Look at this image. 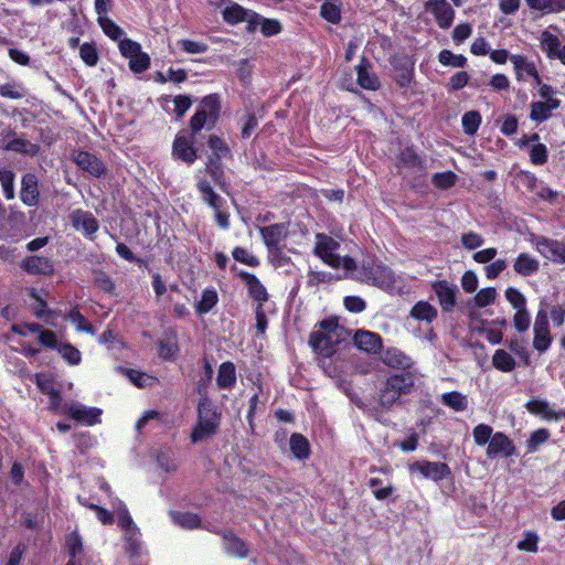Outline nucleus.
<instances>
[{
    "mask_svg": "<svg viewBox=\"0 0 565 565\" xmlns=\"http://www.w3.org/2000/svg\"><path fill=\"white\" fill-rule=\"evenodd\" d=\"M196 412V423L190 433L192 444H199L214 437L218 433L222 423V412L207 395L200 397Z\"/></svg>",
    "mask_w": 565,
    "mask_h": 565,
    "instance_id": "obj_1",
    "label": "nucleus"
},
{
    "mask_svg": "<svg viewBox=\"0 0 565 565\" xmlns=\"http://www.w3.org/2000/svg\"><path fill=\"white\" fill-rule=\"evenodd\" d=\"M221 109L222 103L218 94L213 93L204 96L189 121L192 135H198L203 128H214L220 119Z\"/></svg>",
    "mask_w": 565,
    "mask_h": 565,
    "instance_id": "obj_2",
    "label": "nucleus"
},
{
    "mask_svg": "<svg viewBox=\"0 0 565 565\" xmlns=\"http://www.w3.org/2000/svg\"><path fill=\"white\" fill-rule=\"evenodd\" d=\"M414 386V377L411 373L388 376L380 390V404L386 408L391 407L402 395L409 394Z\"/></svg>",
    "mask_w": 565,
    "mask_h": 565,
    "instance_id": "obj_3",
    "label": "nucleus"
},
{
    "mask_svg": "<svg viewBox=\"0 0 565 565\" xmlns=\"http://www.w3.org/2000/svg\"><path fill=\"white\" fill-rule=\"evenodd\" d=\"M196 189L201 200L214 210L215 222L222 230L230 228V213L223 209L225 200L221 198L212 188L210 181L201 178L196 182Z\"/></svg>",
    "mask_w": 565,
    "mask_h": 565,
    "instance_id": "obj_4",
    "label": "nucleus"
},
{
    "mask_svg": "<svg viewBox=\"0 0 565 565\" xmlns=\"http://www.w3.org/2000/svg\"><path fill=\"white\" fill-rule=\"evenodd\" d=\"M340 342L341 340L334 339V335L324 334L321 331H311L309 335V345L317 354L322 367H324L326 360L337 353Z\"/></svg>",
    "mask_w": 565,
    "mask_h": 565,
    "instance_id": "obj_5",
    "label": "nucleus"
},
{
    "mask_svg": "<svg viewBox=\"0 0 565 565\" xmlns=\"http://www.w3.org/2000/svg\"><path fill=\"white\" fill-rule=\"evenodd\" d=\"M339 248L340 243L331 236L324 233L316 234L313 254L332 268H339L341 265L340 256L334 254Z\"/></svg>",
    "mask_w": 565,
    "mask_h": 565,
    "instance_id": "obj_6",
    "label": "nucleus"
},
{
    "mask_svg": "<svg viewBox=\"0 0 565 565\" xmlns=\"http://www.w3.org/2000/svg\"><path fill=\"white\" fill-rule=\"evenodd\" d=\"M196 135L178 134L172 143V156L173 158L186 163L188 166L193 164L198 158V149L194 147V139Z\"/></svg>",
    "mask_w": 565,
    "mask_h": 565,
    "instance_id": "obj_7",
    "label": "nucleus"
},
{
    "mask_svg": "<svg viewBox=\"0 0 565 565\" xmlns=\"http://www.w3.org/2000/svg\"><path fill=\"white\" fill-rule=\"evenodd\" d=\"M533 332V348L540 353L547 351L552 344L553 338L550 331L548 313L543 308H540L535 316Z\"/></svg>",
    "mask_w": 565,
    "mask_h": 565,
    "instance_id": "obj_8",
    "label": "nucleus"
},
{
    "mask_svg": "<svg viewBox=\"0 0 565 565\" xmlns=\"http://www.w3.org/2000/svg\"><path fill=\"white\" fill-rule=\"evenodd\" d=\"M72 161L84 172L94 178H103L107 173L105 163L94 153L86 150H74Z\"/></svg>",
    "mask_w": 565,
    "mask_h": 565,
    "instance_id": "obj_9",
    "label": "nucleus"
},
{
    "mask_svg": "<svg viewBox=\"0 0 565 565\" xmlns=\"http://www.w3.org/2000/svg\"><path fill=\"white\" fill-rule=\"evenodd\" d=\"M411 472H419L424 478L439 482L451 477V469L446 462L417 460L408 466Z\"/></svg>",
    "mask_w": 565,
    "mask_h": 565,
    "instance_id": "obj_10",
    "label": "nucleus"
},
{
    "mask_svg": "<svg viewBox=\"0 0 565 565\" xmlns=\"http://www.w3.org/2000/svg\"><path fill=\"white\" fill-rule=\"evenodd\" d=\"M395 72L394 81L401 88H411L415 78V62L408 55H396L391 58Z\"/></svg>",
    "mask_w": 565,
    "mask_h": 565,
    "instance_id": "obj_11",
    "label": "nucleus"
},
{
    "mask_svg": "<svg viewBox=\"0 0 565 565\" xmlns=\"http://www.w3.org/2000/svg\"><path fill=\"white\" fill-rule=\"evenodd\" d=\"M364 273L372 285L383 290L394 288L396 277L393 269L382 263H373L364 266Z\"/></svg>",
    "mask_w": 565,
    "mask_h": 565,
    "instance_id": "obj_12",
    "label": "nucleus"
},
{
    "mask_svg": "<svg viewBox=\"0 0 565 565\" xmlns=\"http://www.w3.org/2000/svg\"><path fill=\"white\" fill-rule=\"evenodd\" d=\"M258 230L268 253H279V246L282 245V242L289 234L288 224L275 223L268 226H262Z\"/></svg>",
    "mask_w": 565,
    "mask_h": 565,
    "instance_id": "obj_13",
    "label": "nucleus"
},
{
    "mask_svg": "<svg viewBox=\"0 0 565 565\" xmlns=\"http://www.w3.org/2000/svg\"><path fill=\"white\" fill-rule=\"evenodd\" d=\"M61 413L73 418L78 423L85 424L87 426H94L100 423V416L103 414V411L97 407H86L84 405L71 403L64 405Z\"/></svg>",
    "mask_w": 565,
    "mask_h": 565,
    "instance_id": "obj_14",
    "label": "nucleus"
},
{
    "mask_svg": "<svg viewBox=\"0 0 565 565\" xmlns=\"http://www.w3.org/2000/svg\"><path fill=\"white\" fill-rule=\"evenodd\" d=\"M535 249L546 259L555 263L563 264V256L565 249V242L548 238L545 236H537L533 241Z\"/></svg>",
    "mask_w": 565,
    "mask_h": 565,
    "instance_id": "obj_15",
    "label": "nucleus"
},
{
    "mask_svg": "<svg viewBox=\"0 0 565 565\" xmlns=\"http://www.w3.org/2000/svg\"><path fill=\"white\" fill-rule=\"evenodd\" d=\"M431 289L437 296L443 311L451 312L457 303V286L441 279L433 281Z\"/></svg>",
    "mask_w": 565,
    "mask_h": 565,
    "instance_id": "obj_16",
    "label": "nucleus"
},
{
    "mask_svg": "<svg viewBox=\"0 0 565 565\" xmlns=\"http://www.w3.org/2000/svg\"><path fill=\"white\" fill-rule=\"evenodd\" d=\"M70 220L76 231H82L89 239H94V235L99 228V223L93 213L76 209L71 213Z\"/></svg>",
    "mask_w": 565,
    "mask_h": 565,
    "instance_id": "obj_17",
    "label": "nucleus"
},
{
    "mask_svg": "<svg viewBox=\"0 0 565 565\" xmlns=\"http://www.w3.org/2000/svg\"><path fill=\"white\" fill-rule=\"evenodd\" d=\"M425 8L434 15L440 29L446 30L451 26L455 19V10L447 0H428Z\"/></svg>",
    "mask_w": 565,
    "mask_h": 565,
    "instance_id": "obj_18",
    "label": "nucleus"
},
{
    "mask_svg": "<svg viewBox=\"0 0 565 565\" xmlns=\"http://www.w3.org/2000/svg\"><path fill=\"white\" fill-rule=\"evenodd\" d=\"M513 455H515V446L512 439L502 431L494 433L487 448L488 458H509Z\"/></svg>",
    "mask_w": 565,
    "mask_h": 565,
    "instance_id": "obj_19",
    "label": "nucleus"
},
{
    "mask_svg": "<svg viewBox=\"0 0 565 565\" xmlns=\"http://www.w3.org/2000/svg\"><path fill=\"white\" fill-rule=\"evenodd\" d=\"M540 46L548 60H558L565 65V44H562L556 34L547 30L543 31L540 38Z\"/></svg>",
    "mask_w": 565,
    "mask_h": 565,
    "instance_id": "obj_20",
    "label": "nucleus"
},
{
    "mask_svg": "<svg viewBox=\"0 0 565 565\" xmlns=\"http://www.w3.org/2000/svg\"><path fill=\"white\" fill-rule=\"evenodd\" d=\"M214 534L223 539L224 550L228 555H233L238 558H246L248 556L249 548L247 543L239 536L234 534L231 530L214 531Z\"/></svg>",
    "mask_w": 565,
    "mask_h": 565,
    "instance_id": "obj_21",
    "label": "nucleus"
},
{
    "mask_svg": "<svg viewBox=\"0 0 565 565\" xmlns=\"http://www.w3.org/2000/svg\"><path fill=\"white\" fill-rule=\"evenodd\" d=\"M21 268L30 275L52 276L54 274L53 262L44 256L32 255L21 262Z\"/></svg>",
    "mask_w": 565,
    "mask_h": 565,
    "instance_id": "obj_22",
    "label": "nucleus"
},
{
    "mask_svg": "<svg viewBox=\"0 0 565 565\" xmlns=\"http://www.w3.org/2000/svg\"><path fill=\"white\" fill-rule=\"evenodd\" d=\"M238 276L245 282L248 291V296L256 302H258L257 307H263V303L266 302L269 298L266 287L262 284L258 277L252 273L241 270Z\"/></svg>",
    "mask_w": 565,
    "mask_h": 565,
    "instance_id": "obj_23",
    "label": "nucleus"
},
{
    "mask_svg": "<svg viewBox=\"0 0 565 565\" xmlns=\"http://www.w3.org/2000/svg\"><path fill=\"white\" fill-rule=\"evenodd\" d=\"M354 345L366 353L375 354L381 351L382 337L375 332L358 330L353 337Z\"/></svg>",
    "mask_w": 565,
    "mask_h": 565,
    "instance_id": "obj_24",
    "label": "nucleus"
},
{
    "mask_svg": "<svg viewBox=\"0 0 565 565\" xmlns=\"http://www.w3.org/2000/svg\"><path fill=\"white\" fill-rule=\"evenodd\" d=\"M20 199L28 206H35L40 200L39 181L35 174L25 173L21 179Z\"/></svg>",
    "mask_w": 565,
    "mask_h": 565,
    "instance_id": "obj_25",
    "label": "nucleus"
},
{
    "mask_svg": "<svg viewBox=\"0 0 565 565\" xmlns=\"http://www.w3.org/2000/svg\"><path fill=\"white\" fill-rule=\"evenodd\" d=\"M370 61L362 56L356 66L358 84L364 89L377 90L381 87V81L375 73L370 72Z\"/></svg>",
    "mask_w": 565,
    "mask_h": 565,
    "instance_id": "obj_26",
    "label": "nucleus"
},
{
    "mask_svg": "<svg viewBox=\"0 0 565 565\" xmlns=\"http://www.w3.org/2000/svg\"><path fill=\"white\" fill-rule=\"evenodd\" d=\"M530 107V119L541 124L548 120L552 111L561 107V100L547 98V102H532Z\"/></svg>",
    "mask_w": 565,
    "mask_h": 565,
    "instance_id": "obj_27",
    "label": "nucleus"
},
{
    "mask_svg": "<svg viewBox=\"0 0 565 565\" xmlns=\"http://www.w3.org/2000/svg\"><path fill=\"white\" fill-rule=\"evenodd\" d=\"M6 137H14L3 147L7 151L28 154L31 157L39 152V146L36 143L31 142L23 137H15V131L11 128L8 129Z\"/></svg>",
    "mask_w": 565,
    "mask_h": 565,
    "instance_id": "obj_28",
    "label": "nucleus"
},
{
    "mask_svg": "<svg viewBox=\"0 0 565 565\" xmlns=\"http://www.w3.org/2000/svg\"><path fill=\"white\" fill-rule=\"evenodd\" d=\"M397 167L424 171L426 161L417 153L414 146H407L397 154Z\"/></svg>",
    "mask_w": 565,
    "mask_h": 565,
    "instance_id": "obj_29",
    "label": "nucleus"
},
{
    "mask_svg": "<svg viewBox=\"0 0 565 565\" xmlns=\"http://www.w3.org/2000/svg\"><path fill=\"white\" fill-rule=\"evenodd\" d=\"M513 270L522 277H530L540 270V262L530 253L523 252L514 259Z\"/></svg>",
    "mask_w": 565,
    "mask_h": 565,
    "instance_id": "obj_30",
    "label": "nucleus"
},
{
    "mask_svg": "<svg viewBox=\"0 0 565 565\" xmlns=\"http://www.w3.org/2000/svg\"><path fill=\"white\" fill-rule=\"evenodd\" d=\"M158 354L163 361L172 360L179 352L178 337L173 330L163 332V337L158 341Z\"/></svg>",
    "mask_w": 565,
    "mask_h": 565,
    "instance_id": "obj_31",
    "label": "nucleus"
},
{
    "mask_svg": "<svg viewBox=\"0 0 565 565\" xmlns=\"http://www.w3.org/2000/svg\"><path fill=\"white\" fill-rule=\"evenodd\" d=\"M221 161L222 159L207 158L205 171L221 191L228 193L230 185L226 182L224 167Z\"/></svg>",
    "mask_w": 565,
    "mask_h": 565,
    "instance_id": "obj_32",
    "label": "nucleus"
},
{
    "mask_svg": "<svg viewBox=\"0 0 565 565\" xmlns=\"http://www.w3.org/2000/svg\"><path fill=\"white\" fill-rule=\"evenodd\" d=\"M510 62L513 64L515 79L518 82H525L526 77L535 74L536 65L523 54H513L510 56Z\"/></svg>",
    "mask_w": 565,
    "mask_h": 565,
    "instance_id": "obj_33",
    "label": "nucleus"
},
{
    "mask_svg": "<svg viewBox=\"0 0 565 565\" xmlns=\"http://www.w3.org/2000/svg\"><path fill=\"white\" fill-rule=\"evenodd\" d=\"M383 363L396 370H407L413 365L412 359L397 348H388L384 352Z\"/></svg>",
    "mask_w": 565,
    "mask_h": 565,
    "instance_id": "obj_34",
    "label": "nucleus"
},
{
    "mask_svg": "<svg viewBox=\"0 0 565 565\" xmlns=\"http://www.w3.org/2000/svg\"><path fill=\"white\" fill-rule=\"evenodd\" d=\"M236 367L231 361L220 364L216 375V384L221 390H232L236 384Z\"/></svg>",
    "mask_w": 565,
    "mask_h": 565,
    "instance_id": "obj_35",
    "label": "nucleus"
},
{
    "mask_svg": "<svg viewBox=\"0 0 565 565\" xmlns=\"http://www.w3.org/2000/svg\"><path fill=\"white\" fill-rule=\"evenodd\" d=\"M524 406L529 413L541 416L545 420L557 418L556 411H554L545 399L533 397L529 399Z\"/></svg>",
    "mask_w": 565,
    "mask_h": 565,
    "instance_id": "obj_36",
    "label": "nucleus"
},
{
    "mask_svg": "<svg viewBox=\"0 0 565 565\" xmlns=\"http://www.w3.org/2000/svg\"><path fill=\"white\" fill-rule=\"evenodd\" d=\"M409 315L415 320L431 323L436 320L438 311L428 301L419 300L412 307Z\"/></svg>",
    "mask_w": 565,
    "mask_h": 565,
    "instance_id": "obj_37",
    "label": "nucleus"
},
{
    "mask_svg": "<svg viewBox=\"0 0 565 565\" xmlns=\"http://www.w3.org/2000/svg\"><path fill=\"white\" fill-rule=\"evenodd\" d=\"M290 451L298 460H306L311 455L308 439L299 433H294L289 440Z\"/></svg>",
    "mask_w": 565,
    "mask_h": 565,
    "instance_id": "obj_38",
    "label": "nucleus"
},
{
    "mask_svg": "<svg viewBox=\"0 0 565 565\" xmlns=\"http://www.w3.org/2000/svg\"><path fill=\"white\" fill-rule=\"evenodd\" d=\"M320 17L329 23L339 24L342 20L341 2L338 0H326L320 6Z\"/></svg>",
    "mask_w": 565,
    "mask_h": 565,
    "instance_id": "obj_39",
    "label": "nucleus"
},
{
    "mask_svg": "<svg viewBox=\"0 0 565 565\" xmlns=\"http://www.w3.org/2000/svg\"><path fill=\"white\" fill-rule=\"evenodd\" d=\"M440 402L455 412H463L468 407L467 396L458 391L444 393L440 396Z\"/></svg>",
    "mask_w": 565,
    "mask_h": 565,
    "instance_id": "obj_40",
    "label": "nucleus"
},
{
    "mask_svg": "<svg viewBox=\"0 0 565 565\" xmlns=\"http://www.w3.org/2000/svg\"><path fill=\"white\" fill-rule=\"evenodd\" d=\"M71 321L76 331L93 334L95 332L94 326L81 313L77 306L73 307L64 317Z\"/></svg>",
    "mask_w": 565,
    "mask_h": 565,
    "instance_id": "obj_41",
    "label": "nucleus"
},
{
    "mask_svg": "<svg viewBox=\"0 0 565 565\" xmlns=\"http://www.w3.org/2000/svg\"><path fill=\"white\" fill-rule=\"evenodd\" d=\"M172 520L175 524L185 530H194L201 526V518L192 512H171Z\"/></svg>",
    "mask_w": 565,
    "mask_h": 565,
    "instance_id": "obj_42",
    "label": "nucleus"
},
{
    "mask_svg": "<svg viewBox=\"0 0 565 565\" xmlns=\"http://www.w3.org/2000/svg\"><path fill=\"white\" fill-rule=\"evenodd\" d=\"M249 10L245 9L238 3H232L231 6L226 7L222 14L223 20L231 24L235 25L237 23L244 22L248 17Z\"/></svg>",
    "mask_w": 565,
    "mask_h": 565,
    "instance_id": "obj_43",
    "label": "nucleus"
},
{
    "mask_svg": "<svg viewBox=\"0 0 565 565\" xmlns=\"http://www.w3.org/2000/svg\"><path fill=\"white\" fill-rule=\"evenodd\" d=\"M26 95V89L21 82L11 79L0 84V96L8 99H22Z\"/></svg>",
    "mask_w": 565,
    "mask_h": 565,
    "instance_id": "obj_44",
    "label": "nucleus"
},
{
    "mask_svg": "<svg viewBox=\"0 0 565 565\" xmlns=\"http://www.w3.org/2000/svg\"><path fill=\"white\" fill-rule=\"evenodd\" d=\"M207 146L212 150V154L209 158L224 159L232 157L230 147L225 140L217 135L209 136Z\"/></svg>",
    "mask_w": 565,
    "mask_h": 565,
    "instance_id": "obj_45",
    "label": "nucleus"
},
{
    "mask_svg": "<svg viewBox=\"0 0 565 565\" xmlns=\"http://www.w3.org/2000/svg\"><path fill=\"white\" fill-rule=\"evenodd\" d=\"M492 365L504 373H509L515 369V360L507 351L499 349L492 356Z\"/></svg>",
    "mask_w": 565,
    "mask_h": 565,
    "instance_id": "obj_46",
    "label": "nucleus"
},
{
    "mask_svg": "<svg viewBox=\"0 0 565 565\" xmlns=\"http://www.w3.org/2000/svg\"><path fill=\"white\" fill-rule=\"evenodd\" d=\"M218 296L214 288H206L201 295V300L198 302L195 309L199 315L210 312L217 303Z\"/></svg>",
    "mask_w": 565,
    "mask_h": 565,
    "instance_id": "obj_47",
    "label": "nucleus"
},
{
    "mask_svg": "<svg viewBox=\"0 0 565 565\" xmlns=\"http://www.w3.org/2000/svg\"><path fill=\"white\" fill-rule=\"evenodd\" d=\"M551 437V433L547 428H539L531 433L530 437L525 441L527 454H533L545 444Z\"/></svg>",
    "mask_w": 565,
    "mask_h": 565,
    "instance_id": "obj_48",
    "label": "nucleus"
},
{
    "mask_svg": "<svg viewBox=\"0 0 565 565\" xmlns=\"http://www.w3.org/2000/svg\"><path fill=\"white\" fill-rule=\"evenodd\" d=\"M482 121V117L477 110H469L461 118L462 130L468 136H473Z\"/></svg>",
    "mask_w": 565,
    "mask_h": 565,
    "instance_id": "obj_49",
    "label": "nucleus"
},
{
    "mask_svg": "<svg viewBox=\"0 0 565 565\" xmlns=\"http://www.w3.org/2000/svg\"><path fill=\"white\" fill-rule=\"evenodd\" d=\"M438 62L443 66H451L457 68H462L467 65V57L462 54H455L450 50H441L438 53Z\"/></svg>",
    "mask_w": 565,
    "mask_h": 565,
    "instance_id": "obj_50",
    "label": "nucleus"
},
{
    "mask_svg": "<svg viewBox=\"0 0 565 565\" xmlns=\"http://www.w3.org/2000/svg\"><path fill=\"white\" fill-rule=\"evenodd\" d=\"M103 32L113 41H120L125 34L124 30L107 17H98L97 19Z\"/></svg>",
    "mask_w": 565,
    "mask_h": 565,
    "instance_id": "obj_51",
    "label": "nucleus"
},
{
    "mask_svg": "<svg viewBox=\"0 0 565 565\" xmlns=\"http://www.w3.org/2000/svg\"><path fill=\"white\" fill-rule=\"evenodd\" d=\"M56 351L70 365H77L82 361L79 350L70 342H61Z\"/></svg>",
    "mask_w": 565,
    "mask_h": 565,
    "instance_id": "obj_52",
    "label": "nucleus"
},
{
    "mask_svg": "<svg viewBox=\"0 0 565 565\" xmlns=\"http://www.w3.org/2000/svg\"><path fill=\"white\" fill-rule=\"evenodd\" d=\"M139 535V529L128 531L125 534V541L127 543L126 553L130 558H136L140 555L141 542Z\"/></svg>",
    "mask_w": 565,
    "mask_h": 565,
    "instance_id": "obj_53",
    "label": "nucleus"
},
{
    "mask_svg": "<svg viewBox=\"0 0 565 565\" xmlns=\"http://www.w3.org/2000/svg\"><path fill=\"white\" fill-rule=\"evenodd\" d=\"M14 172L10 169H0V182L2 185L3 195L7 200L14 198Z\"/></svg>",
    "mask_w": 565,
    "mask_h": 565,
    "instance_id": "obj_54",
    "label": "nucleus"
},
{
    "mask_svg": "<svg viewBox=\"0 0 565 565\" xmlns=\"http://www.w3.org/2000/svg\"><path fill=\"white\" fill-rule=\"evenodd\" d=\"M94 282L95 285L106 294H115V282L111 277L104 270H94Z\"/></svg>",
    "mask_w": 565,
    "mask_h": 565,
    "instance_id": "obj_55",
    "label": "nucleus"
},
{
    "mask_svg": "<svg viewBox=\"0 0 565 565\" xmlns=\"http://www.w3.org/2000/svg\"><path fill=\"white\" fill-rule=\"evenodd\" d=\"M36 334L38 341L44 348L56 350L61 344L57 339V334L52 330L44 329L42 326H40V331H38Z\"/></svg>",
    "mask_w": 565,
    "mask_h": 565,
    "instance_id": "obj_56",
    "label": "nucleus"
},
{
    "mask_svg": "<svg viewBox=\"0 0 565 565\" xmlns=\"http://www.w3.org/2000/svg\"><path fill=\"white\" fill-rule=\"evenodd\" d=\"M151 60L148 53L140 52L135 57L129 58V68L135 74H140L150 67Z\"/></svg>",
    "mask_w": 565,
    "mask_h": 565,
    "instance_id": "obj_57",
    "label": "nucleus"
},
{
    "mask_svg": "<svg viewBox=\"0 0 565 565\" xmlns=\"http://www.w3.org/2000/svg\"><path fill=\"white\" fill-rule=\"evenodd\" d=\"M233 258L242 263L244 265L250 266V267H257L259 266L260 262L257 256L250 254L246 248L236 246L232 252Z\"/></svg>",
    "mask_w": 565,
    "mask_h": 565,
    "instance_id": "obj_58",
    "label": "nucleus"
},
{
    "mask_svg": "<svg viewBox=\"0 0 565 565\" xmlns=\"http://www.w3.org/2000/svg\"><path fill=\"white\" fill-rule=\"evenodd\" d=\"M79 56L87 66H95L98 63V52L93 43L85 42L79 46Z\"/></svg>",
    "mask_w": 565,
    "mask_h": 565,
    "instance_id": "obj_59",
    "label": "nucleus"
},
{
    "mask_svg": "<svg viewBox=\"0 0 565 565\" xmlns=\"http://www.w3.org/2000/svg\"><path fill=\"white\" fill-rule=\"evenodd\" d=\"M457 175L452 171L437 172L433 175V183L437 189L447 190L455 185Z\"/></svg>",
    "mask_w": 565,
    "mask_h": 565,
    "instance_id": "obj_60",
    "label": "nucleus"
},
{
    "mask_svg": "<svg viewBox=\"0 0 565 565\" xmlns=\"http://www.w3.org/2000/svg\"><path fill=\"white\" fill-rule=\"evenodd\" d=\"M548 160V150L544 143L537 142L530 150V161L532 164L542 166Z\"/></svg>",
    "mask_w": 565,
    "mask_h": 565,
    "instance_id": "obj_61",
    "label": "nucleus"
},
{
    "mask_svg": "<svg viewBox=\"0 0 565 565\" xmlns=\"http://www.w3.org/2000/svg\"><path fill=\"white\" fill-rule=\"evenodd\" d=\"M505 299L515 309L521 310L526 308V299L524 295L514 287H508L504 291Z\"/></svg>",
    "mask_w": 565,
    "mask_h": 565,
    "instance_id": "obj_62",
    "label": "nucleus"
},
{
    "mask_svg": "<svg viewBox=\"0 0 565 565\" xmlns=\"http://www.w3.org/2000/svg\"><path fill=\"white\" fill-rule=\"evenodd\" d=\"M66 547L70 559H75V557L83 552V541L76 531L66 536Z\"/></svg>",
    "mask_w": 565,
    "mask_h": 565,
    "instance_id": "obj_63",
    "label": "nucleus"
},
{
    "mask_svg": "<svg viewBox=\"0 0 565 565\" xmlns=\"http://www.w3.org/2000/svg\"><path fill=\"white\" fill-rule=\"evenodd\" d=\"M475 443L478 446L489 445L493 433L492 427L487 424H479L472 430Z\"/></svg>",
    "mask_w": 565,
    "mask_h": 565,
    "instance_id": "obj_64",
    "label": "nucleus"
}]
</instances>
